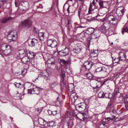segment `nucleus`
Listing matches in <instances>:
<instances>
[{
    "instance_id": "obj_41",
    "label": "nucleus",
    "mask_w": 128,
    "mask_h": 128,
    "mask_svg": "<svg viewBox=\"0 0 128 128\" xmlns=\"http://www.w3.org/2000/svg\"><path fill=\"white\" fill-rule=\"evenodd\" d=\"M92 8V5L91 4H90V7L89 8L88 10V13L89 14H90L91 13V9Z\"/></svg>"
},
{
    "instance_id": "obj_57",
    "label": "nucleus",
    "mask_w": 128,
    "mask_h": 128,
    "mask_svg": "<svg viewBox=\"0 0 128 128\" xmlns=\"http://www.w3.org/2000/svg\"><path fill=\"white\" fill-rule=\"evenodd\" d=\"M20 73H21L20 72H18V73H15L14 74L15 75H16L17 74H19V75H20V74H21Z\"/></svg>"
},
{
    "instance_id": "obj_62",
    "label": "nucleus",
    "mask_w": 128,
    "mask_h": 128,
    "mask_svg": "<svg viewBox=\"0 0 128 128\" xmlns=\"http://www.w3.org/2000/svg\"><path fill=\"white\" fill-rule=\"evenodd\" d=\"M111 104H108V107H110V106H111Z\"/></svg>"
},
{
    "instance_id": "obj_31",
    "label": "nucleus",
    "mask_w": 128,
    "mask_h": 128,
    "mask_svg": "<svg viewBox=\"0 0 128 128\" xmlns=\"http://www.w3.org/2000/svg\"><path fill=\"white\" fill-rule=\"evenodd\" d=\"M110 23L114 25L115 27H116V26L117 24L118 23V20L116 18H115L110 21Z\"/></svg>"
},
{
    "instance_id": "obj_43",
    "label": "nucleus",
    "mask_w": 128,
    "mask_h": 128,
    "mask_svg": "<svg viewBox=\"0 0 128 128\" xmlns=\"http://www.w3.org/2000/svg\"><path fill=\"white\" fill-rule=\"evenodd\" d=\"M49 112H51V113L52 114V115H53L54 116L56 115L57 113L56 111H52L50 110H49Z\"/></svg>"
},
{
    "instance_id": "obj_27",
    "label": "nucleus",
    "mask_w": 128,
    "mask_h": 128,
    "mask_svg": "<svg viewBox=\"0 0 128 128\" xmlns=\"http://www.w3.org/2000/svg\"><path fill=\"white\" fill-rule=\"evenodd\" d=\"M48 126L52 128H54L56 125V123L53 121L50 122L48 124Z\"/></svg>"
},
{
    "instance_id": "obj_21",
    "label": "nucleus",
    "mask_w": 128,
    "mask_h": 128,
    "mask_svg": "<svg viewBox=\"0 0 128 128\" xmlns=\"http://www.w3.org/2000/svg\"><path fill=\"white\" fill-rule=\"evenodd\" d=\"M96 34H93L91 36V38L93 39H96L98 38L100 36V34H98L97 33L98 31H96Z\"/></svg>"
},
{
    "instance_id": "obj_54",
    "label": "nucleus",
    "mask_w": 128,
    "mask_h": 128,
    "mask_svg": "<svg viewBox=\"0 0 128 128\" xmlns=\"http://www.w3.org/2000/svg\"><path fill=\"white\" fill-rule=\"evenodd\" d=\"M29 53L30 54L34 56V52H29Z\"/></svg>"
},
{
    "instance_id": "obj_25",
    "label": "nucleus",
    "mask_w": 128,
    "mask_h": 128,
    "mask_svg": "<svg viewBox=\"0 0 128 128\" xmlns=\"http://www.w3.org/2000/svg\"><path fill=\"white\" fill-rule=\"evenodd\" d=\"M112 59L113 62L114 64L119 63L121 64L122 62L120 60L119 58H115L114 59L113 58H112Z\"/></svg>"
},
{
    "instance_id": "obj_17",
    "label": "nucleus",
    "mask_w": 128,
    "mask_h": 128,
    "mask_svg": "<svg viewBox=\"0 0 128 128\" xmlns=\"http://www.w3.org/2000/svg\"><path fill=\"white\" fill-rule=\"evenodd\" d=\"M98 51L95 50L91 52L90 56L92 58H97L98 56Z\"/></svg>"
},
{
    "instance_id": "obj_58",
    "label": "nucleus",
    "mask_w": 128,
    "mask_h": 128,
    "mask_svg": "<svg viewBox=\"0 0 128 128\" xmlns=\"http://www.w3.org/2000/svg\"><path fill=\"white\" fill-rule=\"evenodd\" d=\"M125 106H126V108L127 110H128V104L127 105L126 104Z\"/></svg>"
},
{
    "instance_id": "obj_6",
    "label": "nucleus",
    "mask_w": 128,
    "mask_h": 128,
    "mask_svg": "<svg viewBox=\"0 0 128 128\" xmlns=\"http://www.w3.org/2000/svg\"><path fill=\"white\" fill-rule=\"evenodd\" d=\"M22 25L26 29H28L32 25V22L30 19H26L22 22Z\"/></svg>"
},
{
    "instance_id": "obj_19",
    "label": "nucleus",
    "mask_w": 128,
    "mask_h": 128,
    "mask_svg": "<svg viewBox=\"0 0 128 128\" xmlns=\"http://www.w3.org/2000/svg\"><path fill=\"white\" fill-rule=\"evenodd\" d=\"M106 69L104 67H100L97 68L96 70V72H99L101 71L104 72H106Z\"/></svg>"
},
{
    "instance_id": "obj_40",
    "label": "nucleus",
    "mask_w": 128,
    "mask_h": 128,
    "mask_svg": "<svg viewBox=\"0 0 128 128\" xmlns=\"http://www.w3.org/2000/svg\"><path fill=\"white\" fill-rule=\"evenodd\" d=\"M27 71V70L26 69H24L21 72V74L23 76H24L25 74L26 73Z\"/></svg>"
},
{
    "instance_id": "obj_37",
    "label": "nucleus",
    "mask_w": 128,
    "mask_h": 128,
    "mask_svg": "<svg viewBox=\"0 0 128 128\" xmlns=\"http://www.w3.org/2000/svg\"><path fill=\"white\" fill-rule=\"evenodd\" d=\"M95 58V60H92L91 62H90L92 63V66L96 64L98 61L97 58Z\"/></svg>"
},
{
    "instance_id": "obj_15",
    "label": "nucleus",
    "mask_w": 128,
    "mask_h": 128,
    "mask_svg": "<svg viewBox=\"0 0 128 128\" xmlns=\"http://www.w3.org/2000/svg\"><path fill=\"white\" fill-rule=\"evenodd\" d=\"M38 42V40L35 38H33L30 42H28V45L31 47H34L37 44Z\"/></svg>"
},
{
    "instance_id": "obj_36",
    "label": "nucleus",
    "mask_w": 128,
    "mask_h": 128,
    "mask_svg": "<svg viewBox=\"0 0 128 128\" xmlns=\"http://www.w3.org/2000/svg\"><path fill=\"white\" fill-rule=\"evenodd\" d=\"M122 34H124V32H127L128 33V28L126 27H124L122 28Z\"/></svg>"
},
{
    "instance_id": "obj_63",
    "label": "nucleus",
    "mask_w": 128,
    "mask_h": 128,
    "mask_svg": "<svg viewBox=\"0 0 128 128\" xmlns=\"http://www.w3.org/2000/svg\"><path fill=\"white\" fill-rule=\"evenodd\" d=\"M78 16H80V12L79 11H78Z\"/></svg>"
},
{
    "instance_id": "obj_28",
    "label": "nucleus",
    "mask_w": 128,
    "mask_h": 128,
    "mask_svg": "<svg viewBox=\"0 0 128 128\" xmlns=\"http://www.w3.org/2000/svg\"><path fill=\"white\" fill-rule=\"evenodd\" d=\"M12 18H13L11 17H9L7 18H3L0 21V22L2 23H4L6 22L9 20L11 19Z\"/></svg>"
},
{
    "instance_id": "obj_38",
    "label": "nucleus",
    "mask_w": 128,
    "mask_h": 128,
    "mask_svg": "<svg viewBox=\"0 0 128 128\" xmlns=\"http://www.w3.org/2000/svg\"><path fill=\"white\" fill-rule=\"evenodd\" d=\"M65 73L66 72L64 70H63L62 71L61 75L63 80H64Z\"/></svg>"
},
{
    "instance_id": "obj_45",
    "label": "nucleus",
    "mask_w": 128,
    "mask_h": 128,
    "mask_svg": "<svg viewBox=\"0 0 128 128\" xmlns=\"http://www.w3.org/2000/svg\"><path fill=\"white\" fill-rule=\"evenodd\" d=\"M125 55L126 56V60H128V52H125Z\"/></svg>"
},
{
    "instance_id": "obj_48",
    "label": "nucleus",
    "mask_w": 128,
    "mask_h": 128,
    "mask_svg": "<svg viewBox=\"0 0 128 128\" xmlns=\"http://www.w3.org/2000/svg\"><path fill=\"white\" fill-rule=\"evenodd\" d=\"M90 38H91V36H88L87 37V40L88 42V43H89L90 42V40L91 39Z\"/></svg>"
},
{
    "instance_id": "obj_9",
    "label": "nucleus",
    "mask_w": 128,
    "mask_h": 128,
    "mask_svg": "<svg viewBox=\"0 0 128 128\" xmlns=\"http://www.w3.org/2000/svg\"><path fill=\"white\" fill-rule=\"evenodd\" d=\"M51 74L49 70H44L40 72V74L38 76V77H42L44 76L46 78H48Z\"/></svg>"
},
{
    "instance_id": "obj_60",
    "label": "nucleus",
    "mask_w": 128,
    "mask_h": 128,
    "mask_svg": "<svg viewBox=\"0 0 128 128\" xmlns=\"http://www.w3.org/2000/svg\"><path fill=\"white\" fill-rule=\"evenodd\" d=\"M86 106L85 107L84 106V108H88V105H86V104H84Z\"/></svg>"
},
{
    "instance_id": "obj_52",
    "label": "nucleus",
    "mask_w": 128,
    "mask_h": 128,
    "mask_svg": "<svg viewBox=\"0 0 128 128\" xmlns=\"http://www.w3.org/2000/svg\"><path fill=\"white\" fill-rule=\"evenodd\" d=\"M106 120L108 121L113 120L114 118H112L110 117H108L106 118Z\"/></svg>"
},
{
    "instance_id": "obj_35",
    "label": "nucleus",
    "mask_w": 128,
    "mask_h": 128,
    "mask_svg": "<svg viewBox=\"0 0 128 128\" xmlns=\"http://www.w3.org/2000/svg\"><path fill=\"white\" fill-rule=\"evenodd\" d=\"M85 33L84 32H82L79 34L78 36L80 37V38L84 40L85 36Z\"/></svg>"
},
{
    "instance_id": "obj_50",
    "label": "nucleus",
    "mask_w": 128,
    "mask_h": 128,
    "mask_svg": "<svg viewBox=\"0 0 128 128\" xmlns=\"http://www.w3.org/2000/svg\"><path fill=\"white\" fill-rule=\"evenodd\" d=\"M94 19V18L93 17V18H91L87 19V21H88L89 22H90L91 21L93 20Z\"/></svg>"
},
{
    "instance_id": "obj_24",
    "label": "nucleus",
    "mask_w": 128,
    "mask_h": 128,
    "mask_svg": "<svg viewBox=\"0 0 128 128\" xmlns=\"http://www.w3.org/2000/svg\"><path fill=\"white\" fill-rule=\"evenodd\" d=\"M98 97L99 98H107L108 97H106V96H105L103 92H100L98 94Z\"/></svg>"
},
{
    "instance_id": "obj_1",
    "label": "nucleus",
    "mask_w": 128,
    "mask_h": 128,
    "mask_svg": "<svg viewBox=\"0 0 128 128\" xmlns=\"http://www.w3.org/2000/svg\"><path fill=\"white\" fill-rule=\"evenodd\" d=\"M17 38V34L16 31H13L10 32L8 34L7 38L9 42L15 40Z\"/></svg>"
},
{
    "instance_id": "obj_46",
    "label": "nucleus",
    "mask_w": 128,
    "mask_h": 128,
    "mask_svg": "<svg viewBox=\"0 0 128 128\" xmlns=\"http://www.w3.org/2000/svg\"><path fill=\"white\" fill-rule=\"evenodd\" d=\"M71 96V98H72V99H74V100H76L77 98V97L76 96H73L72 95Z\"/></svg>"
},
{
    "instance_id": "obj_14",
    "label": "nucleus",
    "mask_w": 128,
    "mask_h": 128,
    "mask_svg": "<svg viewBox=\"0 0 128 128\" xmlns=\"http://www.w3.org/2000/svg\"><path fill=\"white\" fill-rule=\"evenodd\" d=\"M119 58L120 60L122 62H124L126 60L125 53L121 52L119 54Z\"/></svg>"
},
{
    "instance_id": "obj_3",
    "label": "nucleus",
    "mask_w": 128,
    "mask_h": 128,
    "mask_svg": "<svg viewBox=\"0 0 128 128\" xmlns=\"http://www.w3.org/2000/svg\"><path fill=\"white\" fill-rule=\"evenodd\" d=\"M6 48L7 49V52L8 53L11 52L10 47L8 45L6 44H4L0 46V54H2V53L4 54V52H6Z\"/></svg>"
},
{
    "instance_id": "obj_8",
    "label": "nucleus",
    "mask_w": 128,
    "mask_h": 128,
    "mask_svg": "<svg viewBox=\"0 0 128 128\" xmlns=\"http://www.w3.org/2000/svg\"><path fill=\"white\" fill-rule=\"evenodd\" d=\"M124 12V8L122 6L118 7L116 11V13L118 16H123Z\"/></svg>"
},
{
    "instance_id": "obj_51",
    "label": "nucleus",
    "mask_w": 128,
    "mask_h": 128,
    "mask_svg": "<svg viewBox=\"0 0 128 128\" xmlns=\"http://www.w3.org/2000/svg\"><path fill=\"white\" fill-rule=\"evenodd\" d=\"M96 2V0H93L92 2V4L94 6H95Z\"/></svg>"
},
{
    "instance_id": "obj_13",
    "label": "nucleus",
    "mask_w": 128,
    "mask_h": 128,
    "mask_svg": "<svg viewBox=\"0 0 128 128\" xmlns=\"http://www.w3.org/2000/svg\"><path fill=\"white\" fill-rule=\"evenodd\" d=\"M22 6L24 8L23 10H26L29 8V5L28 3L27 2H22L18 6L19 8H20L21 6Z\"/></svg>"
},
{
    "instance_id": "obj_16",
    "label": "nucleus",
    "mask_w": 128,
    "mask_h": 128,
    "mask_svg": "<svg viewBox=\"0 0 128 128\" xmlns=\"http://www.w3.org/2000/svg\"><path fill=\"white\" fill-rule=\"evenodd\" d=\"M106 18L110 22V21H112L115 18L114 16L110 15V14H106Z\"/></svg>"
},
{
    "instance_id": "obj_29",
    "label": "nucleus",
    "mask_w": 128,
    "mask_h": 128,
    "mask_svg": "<svg viewBox=\"0 0 128 128\" xmlns=\"http://www.w3.org/2000/svg\"><path fill=\"white\" fill-rule=\"evenodd\" d=\"M58 84V83L57 82H54L50 84V89H52L56 87Z\"/></svg>"
},
{
    "instance_id": "obj_42",
    "label": "nucleus",
    "mask_w": 128,
    "mask_h": 128,
    "mask_svg": "<svg viewBox=\"0 0 128 128\" xmlns=\"http://www.w3.org/2000/svg\"><path fill=\"white\" fill-rule=\"evenodd\" d=\"M33 31L36 34L38 32V30L36 28H33Z\"/></svg>"
},
{
    "instance_id": "obj_39",
    "label": "nucleus",
    "mask_w": 128,
    "mask_h": 128,
    "mask_svg": "<svg viewBox=\"0 0 128 128\" xmlns=\"http://www.w3.org/2000/svg\"><path fill=\"white\" fill-rule=\"evenodd\" d=\"M14 85L17 88H19L20 86H22V85L20 83H16V82L14 83Z\"/></svg>"
},
{
    "instance_id": "obj_55",
    "label": "nucleus",
    "mask_w": 128,
    "mask_h": 128,
    "mask_svg": "<svg viewBox=\"0 0 128 128\" xmlns=\"http://www.w3.org/2000/svg\"><path fill=\"white\" fill-rule=\"evenodd\" d=\"M95 88L97 90H98L99 89H100V88L97 87V86Z\"/></svg>"
},
{
    "instance_id": "obj_12",
    "label": "nucleus",
    "mask_w": 128,
    "mask_h": 128,
    "mask_svg": "<svg viewBox=\"0 0 128 128\" xmlns=\"http://www.w3.org/2000/svg\"><path fill=\"white\" fill-rule=\"evenodd\" d=\"M92 66V63L88 61H86L83 64L84 67H85L88 70L90 69Z\"/></svg>"
},
{
    "instance_id": "obj_44",
    "label": "nucleus",
    "mask_w": 128,
    "mask_h": 128,
    "mask_svg": "<svg viewBox=\"0 0 128 128\" xmlns=\"http://www.w3.org/2000/svg\"><path fill=\"white\" fill-rule=\"evenodd\" d=\"M43 7V6L42 4H40L39 6H37V9L38 10L39 8H42Z\"/></svg>"
},
{
    "instance_id": "obj_7",
    "label": "nucleus",
    "mask_w": 128,
    "mask_h": 128,
    "mask_svg": "<svg viewBox=\"0 0 128 128\" xmlns=\"http://www.w3.org/2000/svg\"><path fill=\"white\" fill-rule=\"evenodd\" d=\"M47 44L48 46L52 48L55 47L57 44V42L55 40L52 39H49L48 40Z\"/></svg>"
},
{
    "instance_id": "obj_61",
    "label": "nucleus",
    "mask_w": 128,
    "mask_h": 128,
    "mask_svg": "<svg viewBox=\"0 0 128 128\" xmlns=\"http://www.w3.org/2000/svg\"><path fill=\"white\" fill-rule=\"evenodd\" d=\"M48 113L50 115H52V114L51 113V112H49V110L48 111Z\"/></svg>"
},
{
    "instance_id": "obj_59",
    "label": "nucleus",
    "mask_w": 128,
    "mask_h": 128,
    "mask_svg": "<svg viewBox=\"0 0 128 128\" xmlns=\"http://www.w3.org/2000/svg\"><path fill=\"white\" fill-rule=\"evenodd\" d=\"M105 96H106V97H108V98L109 97V94H105Z\"/></svg>"
},
{
    "instance_id": "obj_47",
    "label": "nucleus",
    "mask_w": 128,
    "mask_h": 128,
    "mask_svg": "<svg viewBox=\"0 0 128 128\" xmlns=\"http://www.w3.org/2000/svg\"><path fill=\"white\" fill-rule=\"evenodd\" d=\"M78 107L79 108L83 109L84 110L85 109V108H84V106L83 105H80V106H78Z\"/></svg>"
},
{
    "instance_id": "obj_32",
    "label": "nucleus",
    "mask_w": 128,
    "mask_h": 128,
    "mask_svg": "<svg viewBox=\"0 0 128 128\" xmlns=\"http://www.w3.org/2000/svg\"><path fill=\"white\" fill-rule=\"evenodd\" d=\"M58 61L62 65H63L64 64H66L68 62V61H66L64 60H62L60 59Z\"/></svg>"
},
{
    "instance_id": "obj_33",
    "label": "nucleus",
    "mask_w": 128,
    "mask_h": 128,
    "mask_svg": "<svg viewBox=\"0 0 128 128\" xmlns=\"http://www.w3.org/2000/svg\"><path fill=\"white\" fill-rule=\"evenodd\" d=\"M106 2H105L101 0H100V1L98 2L99 4L100 8H102L104 7V4Z\"/></svg>"
},
{
    "instance_id": "obj_64",
    "label": "nucleus",
    "mask_w": 128,
    "mask_h": 128,
    "mask_svg": "<svg viewBox=\"0 0 128 128\" xmlns=\"http://www.w3.org/2000/svg\"><path fill=\"white\" fill-rule=\"evenodd\" d=\"M92 58V60H95V58Z\"/></svg>"
},
{
    "instance_id": "obj_20",
    "label": "nucleus",
    "mask_w": 128,
    "mask_h": 128,
    "mask_svg": "<svg viewBox=\"0 0 128 128\" xmlns=\"http://www.w3.org/2000/svg\"><path fill=\"white\" fill-rule=\"evenodd\" d=\"M38 36L40 40L41 41H44V32H39Z\"/></svg>"
},
{
    "instance_id": "obj_53",
    "label": "nucleus",
    "mask_w": 128,
    "mask_h": 128,
    "mask_svg": "<svg viewBox=\"0 0 128 128\" xmlns=\"http://www.w3.org/2000/svg\"><path fill=\"white\" fill-rule=\"evenodd\" d=\"M109 80V79L108 78H106L104 80V81L103 82V84H104L108 80Z\"/></svg>"
},
{
    "instance_id": "obj_5",
    "label": "nucleus",
    "mask_w": 128,
    "mask_h": 128,
    "mask_svg": "<svg viewBox=\"0 0 128 128\" xmlns=\"http://www.w3.org/2000/svg\"><path fill=\"white\" fill-rule=\"evenodd\" d=\"M110 27V24L108 22H105L101 27L100 31L103 33H106L107 32Z\"/></svg>"
},
{
    "instance_id": "obj_2",
    "label": "nucleus",
    "mask_w": 128,
    "mask_h": 128,
    "mask_svg": "<svg viewBox=\"0 0 128 128\" xmlns=\"http://www.w3.org/2000/svg\"><path fill=\"white\" fill-rule=\"evenodd\" d=\"M31 86L33 87V88L31 89H29L28 90V93L31 94H38L39 93L38 92L42 90V88L34 86L33 84L31 85Z\"/></svg>"
},
{
    "instance_id": "obj_30",
    "label": "nucleus",
    "mask_w": 128,
    "mask_h": 128,
    "mask_svg": "<svg viewBox=\"0 0 128 128\" xmlns=\"http://www.w3.org/2000/svg\"><path fill=\"white\" fill-rule=\"evenodd\" d=\"M81 48H77L73 49L72 51L75 53L78 54L81 51Z\"/></svg>"
},
{
    "instance_id": "obj_23",
    "label": "nucleus",
    "mask_w": 128,
    "mask_h": 128,
    "mask_svg": "<svg viewBox=\"0 0 128 128\" xmlns=\"http://www.w3.org/2000/svg\"><path fill=\"white\" fill-rule=\"evenodd\" d=\"M29 60V59L26 56L24 57L22 59V62L25 64H26Z\"/></svg>"
},
{
    "instance_id": "obj_26",
    "label": "nucleus",
    "mask_w": 128,
    "mask_h": 128,
    "mask_svg": "<svg viewBox=\"0 0 128 128\" xmlns=\"http://www.w3.org/2000/svg\"><path fill=\"white\" fill-rule=\"evenodd\" d=\"M68 89L70 92H72L74 90V85L72 84H70L68 86Z\"/></svg>"
},
{
    "instance_id": "obj_56",
    "label": "nucleus",
    "mask_w": 128,
    "mask_h": 128,
    "mask_svg": "<svg viewBox=\"0 0 128 128\" xmlns=\"http://www.w3.org/2000/svg\"><path fill=\"white\" fill-rule=\"evenodd\" d=\"M24 108V109L23 110V111L24 112H27V111H26V110L27 109V108Z\"/></svg>"
},
{
    "instance_id": "obj_18",
    "label": "nucleus",
    "mask_w": 128,
    "mask_h": 128,
    "mask_svg": "<svg viewBox=\"0 0 128 128\" xmlns=\"http://www.w3.org/2000/svg\"><path fill=\"white\" fill-rule=\"evenodd\" d=\"M38 120V124L40 125L44 126L46 124V122L41 118H39Z\"/></svg>"
},
{
    "instance_id": "obj_11",
    "label": "nucleus",
    "mask_w": 128,
    "mask_h": 128,
    "mask_svg": "<svg viewBox=\"0 0 128 128\" xmlns=\"http://www.w3.org/2000/svg\"><path fill=\"white\" fill-rule=\"evenodd\" d=\"M69 53V51L68 49L66 48L64 50L59 51V54L61 56H64L67 55Z\"/></svg>"
},
{
    "instance_id": "obj_34",
    "label": "nucleus",
    "mask_w": 128,
    "mask_h": 128,
    "mask_svg": "<svg viewBox=\"0 0 128 128\" xmlns=\"http://www.w3.org/2000/svg\"><path fill=\"white\" fill-rule=\"evenodd\" d=\"M106 123L105 122L102 121L101 122L99 126V127L100 128H104L105 127Z\"/></svg>"
},
{
    "instance_id": "obj_49",
    "label": "nucleus",
    "mask_w": 128,
    "mask_h": 128,
    "mask_svg": "<svg viewBox=\"0 0 128 128\" xmlns=\"http://www.w3.org/2000/svg\"><path fill=\"white\" fill-rule=\"evenodd\" d=\"M7 48H6V52H4V54L5 55H7L8 54H9L10 53H8V52H7L8 51L7 50Z\"/></svg>"
},
{
    "instance_id": "obj_4",
    "label": "nucleus",
    "mask_w": 128,
    "mask_h": 128,
    "mask_svg": "<svg viewBox=\"0 0 128 128\" xmlns=\"http://www.w3.org/2000/svg\"><path fill=\"white\" fill-rule=\"evenodd\" d=\"M76 117L78 119L82 121L88 118L89 116L88 114L85 112H80L76 114Z\"/></svg>"
},
{
    "instance_id": "obj_10",
    "label": "nucleus",
    "mask_w": 128,
    "mask_h": 128,
    "mask_svg": "<svg viewBox=\"0 0 128 128\" xmlns=\"http://www.w3.org/2000/svg\"><path fill=\"white\" fill-rule=\"evenodd\" d=\"M55 64V60L54 58H51L48 60L46 65L49 68H50L51 66L54 64Z\"/></svg>"
},
{
    "instance_id": "obj_22",
    "label": "nucleus",
    "mask_w": 128,
    "mask_h": 128,
    "mask_svg": "<svg viewBox=\"0 0 128 128\" xmlns=\"http://www.w3.org/2000/svg\"><path fill=\"white\" fill-rule=\"evenodd\" d=\"M94 31L95 30L94 28H90L86 30V33L88 34H91L92 35Z\"/></svg>"
}]
</instances>
